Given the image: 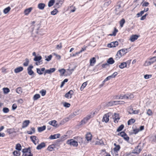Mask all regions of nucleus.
Here are the masks:
<instances>
[{
	"mask_svg": "<svg viewBox=\"0 0 156 156\" xmlns=\"http://www.w3.org/2000/svg\"><path fill=\"white\" fill-rule=\"evenodd\" d=\"M140 144H141V143H140L139 145L135 147L134 149L133 150L131 153L134 154H139L140 153L142 149V148L140 145Z\"/></svg>",
	"mask_w": 156,
	"mask_h": 156,
	"instance_id": "f257e3e1",
	"label": "nucleus"
},
{
	"mask_svg": "<svg viewBox=\"0 0 156 156\" xmlns=\"http://www.w3.org/2000/svg\"><path fill=\"white\" fill-rule=\"evenodd\" d=\"M117 135L118 136H121V137L123 138L124 140L127 142L129 140V137L124 132H121L118 133Z\"/></svg>",
	"mask_w": 156,
	"mask_h": 156,
	"instance_id": "f03ea898",
	"label": "nucleus"
},
{
	"mask_svg": "<svg viewBox=\"0 0 156 156\" xmlns=\"http://www.w3.org/2000/svg\"><path fill=\"white\" fill-rule=\"evenodd\" d=\"M121 5L119 4L115 6V12L116 15H120L122 12V11L121 10Z\"/></svg>",
	"mask_w": 156,
	"mask_h": 156,
	"instance_id": "7ed1b4c3",
	"label": "nucleus"
},
{
	"mask_svg": "<svg viewBox=\"0 0 156 156\" xmlns=\"http://www.w3.org/2000/svg\"><path fill=\"white\" fill-rule=\"evenodd\" d=\"M66 143L68 144L73 145L74 146H77L78 145L77 141L72 139L68 140Z\"/></svg>",
	"mask_w": 156,
	"mask_h": 156,
	"instance_id": "20e7f679",
	"label": "nucleus"
},
{
	"mask_svg": "<svg viewBox=\"0 0 156 156\" xmlns=\"http://www.w3.org/2000/svg\"><path fill=\"white\" fill-rule=\"evenodd\" d=\"M112 117L114 119V122L115 123H117L119 120L120 119V117L119 114L115 113L113 115Z\"/></svg>",
	"mask_w": 156,
	"mask_h": 156,
	"instance_id": "39448f33",
	"label": "nucleus"
},
{
	"mask_svg": "<svg viewBox=\"0 0 156 156\" xmlns=\"http://www.w3.org/2000/svg\"><path fill=\"white\" fill-rule=\"evenodd\" d=\"M118 44V42L117 41L112 42L108 44L107 46L109 48L115 47L117 46Z\"/></svg>",
	"mask_w": 156,
	"mask_h": 156,
	"instance_id": "423d86ee",
	"label": "nucleus"
},
{
	"mask_svg": "<svg viewBox=\"0 0 156 156\" xmlns=\"http://www.w3.org/2000/svg\"><path fill=\"white\" fill-rule=\"evenodd\" d=\"M74 92L73 90H69L68 93H66L65 95V97L67 98H70L72 97V96L73 95Z\"/></svg>",
	"mask_w": 156,
	"mask_h": 156,
	"instance_id": "0eeeda50",
	"label": "nucleus"
},
{
	"mask_svg": "<svg viewBox=\"0 0 156 156\" xmlns=\"http://www.w3.org/2000/svg\"><path fill=\"white\" fill-rule=\"evenodd\" d=\"M55 68H51L49 69H46L44 72V75H45L46 73L51 74L53 73L55 70Z\"/></svg>",
	"mask_w": 156,
	"mask_h": 156,
	"instance_id": "6e6552de",
	"label": "nucleus"
},
{
	"mask_svg": "<svg viewBox=\"0 0 156 156\" xmlns=\"http://www.w3.org/2000/svg\"><path fill=\"white\" fill-rule=\"evenodd\" d=\"M60 136L59 133H57L54 135H51L49 137V139L51 140H53L59 138Z\"/></svg>",
	"mask_w": 156,
	"mask_h": 156,
	"instance_id": "1a4fd4ad",
	"label": "nucleus"
},
{
	"mask_svg": "<svg viewBox=\"0 0 156 156\" xmlns=\"http://www.w3.org/2000/svg\"><path fill=\"white\" fill-rule=\"evenodd\" d=\"M30 123V121L29 120H25L24 121L22 124V128H24L27 127Z\"/></svg>",
	"mask_w": 156,
	"mask_h": 156,
	"instance_id": "9d476101",
	"label": "nucleus"
},
{
	"mask_svg": "<svg viewBox=\"0 0 156 156\" xmlns=\"http://www.w3.org/2000/svg\"><path fill=\"white\" fill-rule=\"evenodd\" d=\"M109 120V115L107 114H105L103 117L102 121L105 122H107Z\"/></svg>",
	"mask_w": 156,
	"mask_h": 156,
	"instance_id": "9b49d317",
	"label": "nucleus"
},
{
	"mask_svg": "<svg viewBox=\"0 0 156 156\" xmlns=\"http://www.w3.org/2000/svg\"><path fill=\"white\" fill-rule=\"evenodd\" d=\"M45 146L46 144L44 142H42L37 146L36 149L38 150H40Z\"/></svg>",
	"mask_w": 156,
	"mask_h": 156,
	"instance_id": "f8f14e48",
	"label": "nucleus"
},
{
	"mask_svg": "<svg viewBox=\"0 0 156 156\" xmlns=\"http://www.w3.org/2000/svg\"><path fill=\"white\" fill-rule=\"evenodd\" d=\"M139 36L137 35H133L130 37V40L132 42H133L137 40Z\"/></svg>",
	"mask_w": 156,
	"mask_h": 156,
	"instance_id": "ddd939ff",
	"label": "nucleus"
},
{
	"mask_svg": "<svg viewBox=\"0 0 156 156\" xmlns=\"http://www.w3.org/2000/svg\"><path fill=\"white\" fill-rule=\"evenodd\" d=\"M114 145L115 146L113 150L114 152H118L120 149V147L119 145H117L116 143H114Z\"/></svg>",
	"mask_w": 156,
	"mask_h": 156,
	"instance_id": "4468645a",
	"label": "nucleus"
},
{
	"mask_svg": "<svg viewBox=\"0 0 156 156\" xmlns=\"http://www.w3.org/2000/svg\"><path fill=\"white\" fill-rule=\"evenodd\" d=\"M23 67L20 66L15 69L14 72L16 73H19L22 71L23 70Z\"/></svg>",
	"mask_w": 156,
	"mask_h": 156,
	"instance_id": "2eb2a0df",
	"label": "nucleus"
},
{
	"mask_svg": "<svg viewBox=\"0 0 156 156\" xmlns=\"http://www.w3.org/2000/svg\"><path fill=\"white\" fill-rule=\"evenodd\" d=\"M151 61L148 62V65H151L156 61V56H154L150 59Z\"/></svg>",
	"mask_w": 156,
	"mask_h": 156,
	"instance_id": "dca6fc26",
	"label": "nucleus"
},
{
	"mask_svg": "<svg viewBox=\"0 0 156 156\" xmlns=\"http://www.w3.org/2000/svg\"><path fill=\"white\" fill-rule=\"evenodd\" d=\"M45 6V5L44 3H39L37 6L38 8L40 9L43 10L44 9Z\"/></svg>",
	"mask_w": 156,
	"mask_h": 156,
	"instance_id": "f3484780",
	"label": "nucleus"
},
{
	"mask_svg": "<svg viewBox=\"0 0 156 156\" xmlns=\"http://www.w3.org/2000/svg\"><path fill=\"white\" fill-rule=\"evenodd\" d=\"M57 122L55 120L51 121L49 122V124L53 126L56 127L57 126Z\"/></svg>",
	"mask_w": 156,
	"mask_h": 156,
	"instance_id": "a211bd4d",
	"label": "nucleus"
},
{
	"mask_svg": "<svg viewBox=\"0 0 156 156\" xmlns=\"http://www.w3.org/2000/svg\"><path fill=\"white\" fill-rule=\"evenodd\" d=\"M150 140L152 143L155 142L156 141V135H152L150 138Z\"/></svg>",
	"mask_w": 156,
	"mask_h": 156,
	"instance_id": "6ab92c4d",
	"label": "nucleus"
},
{
	"mask_svg": "<svg viewBox=\"0 0 156 156\" xmlns=\"http://www.w3.org/2000/svg\"><path fill=\"white\" fill-rule=\"evenodd\" d=\"M96 62V59L95 57H93L90 59V65L93 66Z\"/></svg>",
	"mask_w": 156,
	"mask_h": 156,
	"instance_id": "aec40b11",
	"label": "nucleus"
},
{
	"mask_svg": "<svg viewBox=\"0 0 156 156\" xmlns=\"http://www.w3.org/2000/svg\"><path fill=\"white\" fill-rule=\"evenodd\" d=\"M22 152L23 153H25L27 152H29V154H30V153H31V151H30V147H29L28 148L23 149L22 150Z\"/></svg>",
	"mask_w": 156,
	"mask_h": 156,
	"instance_id": "412c9836",
	"label": "nucleus"
},
{
	"mask_svg": "<svg viewBox=\"0 0 156 156\" xmlns=\"http://www.w3.org/2000/svg\"><path fill=\"white\" fill-rule=\"evenodd\" d=\"M118 53L120 55H119V57H121L122 56L126 54L124 50L122 49L119 51H118Z\"/></svg>",
	"mask_w": 156,
	"mask_h": 156,
	"instance_id": "4be33fe9",
	"label": "nucleus"
},
{
	"mask_svg": "<svg viewBox=\"0 0 156 156\" xmlns=\"http://www.w3.org/2000/svg\"><path fill=\"white\" fill-rule=\"evenodd\" d=\"M32 9V8L31 7L26 9L24 11L25 14L26 15H28L31 11Z\"/></svg>",
	"mask_w": 156,
	"mask_h": 156,
	"instance_id": "5701e85b",
	"label": "nucleus"
},
{
	"mask_svg": "<svg viewBox=\"0 0 156 156\" xmlns=\"http://www.w3.org/2000/svg\"><path fill=\"white\" fill-rule=\"evenodd\" d=\"M107 62L108 64H112L114 63L115 61L111 57L108 59Z\"/></svg>",
	"mask_w": 156,
	"mask_h": 156,
	"instance_id": "b1692460",
	"label": "nucleus"
},
{
	"mask_svg": "<svg viewBox=\"0 0 156 156\" xmlns=\"http://www.w3.org/2000/svg\"><path fill=\"white\" fill-rule=\"evenodd\" d=\"M92 135L90 133H87L86 135V138L87 141L90 140L91 139Z\"/></svg>",
	"mask_w": 156,
	"mask_h": 156,
	"instance_id": "393cba45",
	"label": "nucleus"
},
{
	"mask_svg": "<svg viewBox=\"0 0 156 156\" xmlns=\"http://www.w3.org/2000/svg\"><path fill=\"white\" fill-rule=\"evenodd\" d=\"M46 128V126L44 125L41 127H38V131L39 132H41L45 130Z\"/></svg>",
	"mask_w": 156,
	"mask_h": 156,
	"instance_id": "a878e982",
	"label": "nucleus"
},
{
	"mask_svg": "<svg viewBox=\"0 0 156 156\" xmlns=\"http://www.w3.org/2000/svg\"><path fill=\"white\" fill-rule=\"evenodd\" d=\"M119 67L121 69H122L126 67V63L125 62H122L120 65L119 66Z\"/></svg>",
	"mask_w": 156,
	"mask_h": 156,
	"instance_id": "bb28decb",
	"label": "nucleus"
},
{
	"mask_svg": "<svg viewBox=\"0 0 156 156\" xmlns=\"http://www.w3.org/2000/svg\"><path fill=\"white\" fill-rule=\"evenodd\" d=\"M134 98V95L133 94H127V97H126V99H131Z\"/></svg>",
	"mask_w": 156,
	"mask_h": 156,
	"instance_id": "cd10ccee",
	"label": "nucleus"
},
{
	"mask_svg": "<svg viewBox=\"0 0 156 156\" xmlns=\"http://www.w3.org/2000/svg\"><path fill=\"white\" fill-rule=\"evenodd\" d=\"M55 147V146L54 144H52L49 145L47 148V150L50 151H52Z\"/></svg>",
	"mask_w": 156,
	"mask_h": 156,
	"instance_id": "c85d7f7f",
	"label": "nucleus"
},
{
	"mask_svg": "<svg viewBox=\"0 0 156 156\" xmlns=\"http://www.w3.org/2000/svg\"><path fill=\"white\" fill-rule=\"evenodd\" d=\"M4 93L5 94L8 93L10 92V90L7 87H4L3 88Z\"/></svg>",
	"mask_w": 156,
	"mask_h": 156,
	"instance_id": "c756f323",
	"label": "nucleus"
},
{
	"mask_svg": "<svg viewBox=\"0 0 156 156\" xmlns=\"http://www.w3.org/2000/svg\"><path fill=\"white\" fill-rule=\"evenodd\" d=\"M55 2V0H50L48 4V5L49 7L52 6Z\"/></svg>",
	"mask_w": 156,
	"mask_h": 156,
	"instance_id": "7c9ffc66",
	"label": "nucleus"
},
{
	"mask_svg": "<svg viewBox=\"0 0 156 156\" xmlns=\"http://www.w3.org/2000/svg\"><path fill=\"white\" fill-rule=\"evenodd\" d=\"M23 92L22 89L21 87H19L17 88L16 89V92L17 93L20 94Z\"/></svg>",
	"mask_w": 156,
	"mask_h": 156,
	"instance_id": "2f4dec72",
	"label": "nucleus"
},
{
	"mask_svg": "<svg viewBox=\"0 0 156 156\" xmlns=\"http://www.w3.org/2000/svg\"><path fill=\"white\" fill-rule=\"evenodd\" d=\"M135 122V120L133 118L129 120L128 122L127 123L128 125H130L133 123Z\"/></svg>",
	"mask_w": 156,
	"mask_h": 156,
	"instance_id": "473e14b6",
	"label": "nucleus"
},
{
	"mask_svg": "<svg viewBox=\"0 0 156 156\" xmlns=\"http://www.w3.org/2000/svg\"><path fill=\"white\" fill-rule=\"evenodd\" d=\"M22 148V147L21 144L19 143L16 144V149L18 151H20Z\"/></svg>",
	"mask_w": 156,
	"mask_h": 156,
	"instance_id": "72a5a7b5",
	"label": "nucleus"
},
{
	"mask_svg": "<svg viewBox=\"0 0 156 156\" xmlns=\"http://www.w3.org/2000/svg\"><path fill=\"white\" fill-rule=\"evenodd\" d=\"M125 23V20L123 18L119 22L120 27H122Z\"/></svg>",
	"mask_w": 156,
	"mask_h": 156,
	"instance_id": "f704fd0d",
	"label": "nucleus"
},
{
	"mask_svg": "<svg viewBox=\"0 0 156 156\" xmlns=\"http://www.w3.org/2000/svg\"><path fill=\"white\" fill-rule=\"evenodd\" d=\"M42 59L41 56H36L34 59V60L35 61H39Z\"/></svg>",
	"mask_w": 156,
	"mask_h": 156,
	"instance_id": "c9c22d12",
	"label": "nucleus"
},
{
	"mask_svg": "<svg viewBox=\"0 0 156 156\" xmlns=\"http://www.w3.org/2000/svg\"><path fill=\"white\" fill-rule=\"evenodd\" d=\"M118 32V30L115 28L114 31H113L112 34H110L109 35L110 36H115L117 33Z\"/></svg>",
	"mask_w": 156,
	"mask_h": 156,
	"instance_id": "e433bc0d",
	"label": "nucleus"
},
{
	"mask_svg": "<svg viewBox=\"0 0 156 156\" xmlns=\"http://www.w3.org/2000/svg\"><path fill=\"white\" fill-rule=\"evenodd\" d=\"M10 9L11 8L10 7H8L4 9L3 12L4 13L6 14L9 11Z\"/></svg>",
	"mask_w": 156,
	"mask_h": 156,
	"instance_id": "4c0bfd02",
	"label": "nucleus"
},
{
	"mask_svg": "<svg viewBox=\"0 0 156 156\" xmlns=\"http://www.w3.org/2000/svg\"><path fill=\"white\" fill-rule=\"evenodd\" d=\"M25 60L26 62L23 63V65L24 66H27L29 64V60L27 58H26L25 59Z\"/></svg>",
	"mask_w": 156,
	"mask_h": 156,
	"instance_id": "58836bf2",
	"label": "nucleus"
},
{
	"mask_svg": "<svg viewBox=\"0 0 156 156\" xmlns=\"http://www.w3.org/2000/svg\"><path fill=\"white\" fill-rule=\"evenodd\" d=\"M40 96L39 94H35L33 97V100H36L38 99V98H40Z\"/></svg>",
	"mask_w": 156,
	"mask_h": 156,
	"instance_id": "ea45409f",
	"label": "nucleus"
},
{
	"mask_svg": "<svg viewBox=\"0 0 156 156\" xmlns=\"http://www.w3.org/2000/svg\"><path fill=\"white\" fill-rule=\"evenodd\" d=\"M58 71L60 73V75L61 76H62L66 72V70L64 69H62L59 70Z\"/></svg>",
	"mask_w": 156,
	"mask_h": 156,
	"instance_id": "a19ab883",
	"label": "nucleus"
},
{
	"mask_svg": "<svg viewBox=\"0 0 156 156\" xmlns=\"http://www.w3.org/2000/svg\"><path fill=\"white\" fill-rule=\"evenodd\" d=\"M124 126L123 124L121 125L117 129V131L119 132L121 131L124 128Z\"/></svg>",
	"mask_w": 156,
	"mask_h": 156,
	"instance_id": "79ce46f5",
	"label": "nucleus"
},
{
	"mask_svg": "<svg viewBox=\"0 0 156 156\" xmlns=\"http://www.w3.org/2000/svg\"><path fill=\"white\" fill-rule=\"evenodd\" d=\"M87 84V82H85L83 83L81 86L80 89L81 90H82L85 87Z\"/></svg>",
	"mask_w": 156,
	"mask_h": 156,
	"instance_id": "37998d69",
	"label": "nucleus"
},
{
	"mask_svg": "<svg viewBox=\"0 0 156 156\" xmlns=\"http://www.w3.org/2000/svg\"><path fill=\"white\" fill-rule=\"evenodd\" d=\"M37 137L34 136H31L30 137V139L33 143L35 142V140H37Z\"/></svg>",
	"mask_w": 156,
	"mask_h": 156,
	"instance_id": "c03bdc74",
	"label": "nucleus"
},
{
	"mask_svg": "<svg viewBox=\"0 0 156 156\" xmlns=\"http://www.w3.org/2000/svg\"><path fill=\"white\" fill-rule=\"evenodd\" d=\"M13 154L14 156H19L20 154V152L19 151H15L13 152Z\"/></svg>",
	"mask_w": 156,
	"mask_h": 156,
	"instance_id": "a18cd8bd",
	"label": "nucleus"
},
{
	"mask_svg": "<svg viewBox=\"0 0 156 156\" xmlns=\"http://www.w3.org/2000/svg\"><path fill=\"white\" fill-rule=\"evenodd\" d=\"M27 72L28 74L30 76L32 75H34V71L31 69H27Z\"/></svg>",
	"mask_w": 156,
	"mask_h": 156,
	"instance_id": "49530a36",
	"label": "nucleus"
},
{
	"mask_svg": "<svg viewBox=\"0 0 156 156\" xmlns=\"http://www.w3.org/2000/svg\"><path fill=\"white\" fill-rule=\"evenodd\" d=\"M9 109L6 107L4 108L3 109V111L5 113H8L9 112Z\"/></svg>",
	"mask_w": 156,
	"mask_h": 156,
	"instance_id": "de8ad7c7",
	"label": "nucleus"
},
{
	"mask_svg": "<svg viewBox=\"0 0 156 156\" xmlns=\"http://www.w3.org/2000/svg\"><path fill=\"white\" fill-rule=\"evenodd\" d=\"M46 90L43 89L40 91V93L41 94V95L42 96H44L46 94Z\"/></svg>",
	"mask_w": 156,
	"mask_h": 156,
	"instance_id": "09e8293b",
	"label": "nucleus"
},
{
	"mask_svg": "<svg viewBox=\"0 0 156 156\" xmlns=\"http://www.w3.org/2000/svg\"><path fill=\"white\" fill-rule=\"evenodd\" d=\"M147 114L149 116H151L152 115L153 113L151 109H148L147 111Z\"/></svg>",
	"mask_w": 156,
	"mask_h": 156,
	"instance_id": "8fccbe9b",
	"label": "nucleus"
},
{
	"mask_svg": "<svg viewBox=\"0 0 156 156\" xmlns=\"http://www.w3.org/2000/svg\"><path fill=\"white\" fill-rule=\"evenodd\" d=\"M57 12H58V11L57 9H55L51 12V14L54 15L56 14Z\"/></svg>",
	"mask_w": 156,
	"mask_h": 156,
	"instance_id": "3c124183",
	"label": "nucleus"
},
{
	"mask_svg": "<svg viewBox=\"0 0 156 156\" xmlns=\"http://www.w3.org/2000/svg\"><path fill=\"white\" fill-rule=\"evenodd\" d=\"M126 97H127V94L122 95L121 94L119 96V98L121 99H126Z\"/></svg>",
	"mask_w": 156,
	"mask_h": 156,
	"instance_id": "603ef678",
	"label": "nucleus"
},
{
	"mask_svg": "<svg viewBox=\"0 0 156 156\" xmlns=\"http://www.w3.org/2000/svg\"><path fill=\"white\" fill-rule=\"evenodd\" d=\"M87 121H86V119H84V118L83 120H82L80 122V125H83L87 123Z\"/></svg>",
	"mask_w": 156,
	"mask_h": 156,
	"instance_id": "864d4df0",
	"label": "nucleus"
},
{
	"mask_svg": "<svg viewBox=\"0 0 156 156\" xmlns=\"http://www.w3.org/2000/svg\"><path fill=\"white\" fill-rule=\"evenodd\" d=\"M144 12L143 11H141L140 12H139L137 13L136 15L137 17H139L140 16H141L144 13Z\"/></svg>",
	"mask_w": 156,
	"mask_h": 156,
	"instance_id": "5fc2aeb1",
	"label": "nucleus"
},
{
	"mask_svg": "<svg viewBox=\"0 0 156 156\" xmlns=\"http://www.w3.org/2000/svg\"><path fill=\"white\" fill-rule=\"evenodd\" d=\"M63 105L65 107L69 108L70 106V104L69 103L65 102L64 104Z\"/></svg>",
	"mask_w": 156,
	"mask_h": 156,
	"instance_id": "6e6d98bb",
	"label": "nucleus"
},
{
	"mask_svg": "<svg viewBox=\"0 0 156 156\" xmlns=\"http://www.w3.org/2000/svg\"><path fill=\"white\" fill-rule=\"evenodd\" d=\"M67 136L66 135H64L62 136L61 137V141H63L66 139V137Z\"/></svg>",
	"mask_w": 156,
	"mask_h": 156,
	"instance_id": "4d7b16f0",
	"label": "nucleus"
},
{
	"mask_svg": "<svg viewBox=\"0 0 156 156\" xmlns=\"http://www.w3.org/2000/svg\"><path fill=\"white\" fill-rule=\"evenodd\" d=\"M79 111L78 110L74 112L73 113V114H72V115L73 116V117H74L75 116H76L79 114Z\"/></svg>",
	"mask_w": 156,
	"mask_h": 156,
	"instance_id": "13d9d810",
	"label": "nucleus"
},
{
	"mask_svg": "<svg viewBox=\"0 0 156 156\" xmlns=\"http://www.w3.org/2000/svg\"><path fill=\"white\" fill-rule=\"evenodd\" d=\"M134 110H133V108H132V107L131 106H130L129 109V111L128 112L129 114H133V111H134Z\"/></svg>",
	"mask_w": 156,
	"mask_h": 156,
	"instance_id": "bf43d9fd",
	"label": "nucleus"
},
{
	"mask_svg": "<svg viewBox=\"0 0 156 156\" xmlns=\"http://www.w3.org/2000/svg\"><path fill=\"white\" fill-rule=\"evenodd\" d=\"M152 76L151 75H148L146 74L144 76V78L146 79H148L150 78Z\"/></svg>",
	"mask_w": 156,
	"mask_h": 156,
	"instance_id": "052dcab7",
	"label": "nucleus"
},
{
	"mask_svg": "<svg viewBox=\"0 0 156 156\" xmlns=\"http://www.w3.org/2000/svg\"><path fill=\"white\" fill-rule=\"evenodd\" d=\"M37 72L39 75H41L43 74V73L42 71H41V70L39 68H37Z\"/></svg>",
	"mask_w": 156,
	"mask_h": 156,
	"instance_id": "680f3d73",
	"label": "nucleus"
},
{
	"mask_svg": "<svg viewBox=\"0 0 156 156\" xmlns=\"http://www.w3.org/2000/svg\"><path fill=\"white\" fill-rule=\"evenodd\" d=\"M52 57V55H50L48 56L47 58L45 59V60L47 61H49L51 59Z\"/></svg>",
	"mask_w": 156,
	"mask_h": 156,
	"instance_id": "e2e57ef3",
	"label": "nucleus"
},
{
	"mask_svg": "<svg viewBox=\"0 0 156 156\" xmlns=\"http://www.w3.org/2000/svg\"><path fill=\"white\" fill-rule=\"evenodd\" d=\"M113 105H119L120 101H114L111 102Z\"/></svg>",
	"mask_w": 156,
	"mask_h": 156,
	"instance_id": "0e129e2a",
	"label": "nucleus"
},
{
	"mask_svg": "<svg viewBox=\"0 0 156 156\" xmlns=\"http://www.w3.org/2000/svg\"><path fill=\"white\" fill-rule=\"evenodd\" d=\"M62 48V43H60L59 44H58L56 46V48L58 49H60Z\"/></svg>",
	"mask_w": 156,
	"mask_h": 156,
	"instance_id": "69168bd1",
	"label": "nucleus"
},
{
	"mask_svg": "<svg viewBox=\"0 0 156 156\" xmlns=\"http://www.w3.org/2000/svg\"><path fill=\"white\" fill-rule=\"evenodd\" d=\"M148 15V14L147 13H146L144 15L142 16L141 18H140V20H144L146 17V16Z\"/></svg>",
	"mask_w": 156,
	"mask_h": 156,
	"instance_id": "338daca9",
	"label": "nucleus"
},
{
	"mask_svg": "<svg viewBox=\"0 0 156 156\" xmlns=\"http://www.w3.org/2000/svg\"><path fill=\"white\" fill-rule=\"evenodd\" d=\"M17 107V105L16 104H14L12 106V109L13 110H15L16 109Z\"/></svg>",
	"mask_w": 156,
	"mask_h": 156,
	"instance_id": "774afa93",
	"label": "nucleus"
}]
</instances>
